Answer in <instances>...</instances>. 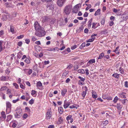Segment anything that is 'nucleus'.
I'll use <instances>...</instances> for the list:
<instances>
[{"label":"nucleus","mask_w":128,"mask_h":128,"mask_svg":"<svg viewBox=\"0 0 128 128\" xmlns=\"http://www.w3.org/2000/svg\"><path fill=\"white\" fill-rule=\"evenodd\" d=\"M47 7L48 8L52 10H54V5L52 4H50L49 5L47 6Z\"/></svg>","instance_id":"f8f14e48"},{"label":"nucleus","mask_w":128,"mask_h":128,"mask_svg":"<svg viewBox=\"0 0 128 128\" xmlns=\"http://www.w3.org/2000/svg\"><path fill=\"white\" fill-rule=\"evenodd\" d=\"M91 7V6L90 4H88V6L86 8V10H88Z\"/></svg>","instance_id":"09e8293b"},{"label":"nucleus","mask_w":128,"mask_h":128,"mask_svg":"<svg viewBox=\"0 0 128 128\" xmlns=\"http://www.w3.org/2000/svg\"><path fill=\"white\" fill-rule=\"evenodd\" d=\"M108 123V122L107 120H106L103 122V124L104 126H106Z\"/></svg>","instance_id":"58836bf2"},{"label":"nucleus","mask_w":128,"mask_h":128,"mask_svg":"<svg viewBox=\"0 0 128 128\" xmlns=\"http://www.w3.org/2000/svg\"><path fill=\"white\" fill-rule=\"evenodd\" d=\"M58 110L59 113L61 114H62L63 111L62 108L61 107H59Z\"/></svg>","instance_id":"4468645a"},{"label":"nucleus","mask_w":128,"mask_h":128,"mask_svg":"<svg viewBox=\"0 0 128 128\" xmlns=\"http://www.w3.org/2000/svg\"><path fill=\"white\" fill-rule=\"evenodd\" d=\"M37 86L39 87H40L42 86V84L40 82H38L37 83Z\"/></svg>","instance_id":"c756f323"},{"label":"nucleus","mask_w":128,"mask_h":128,"mask_svg":"<svg viewBox=\"0 0 128 128\" xmlns=\"http://www.w3.org/2000/svg\"><path fill=\"white\" fill-rule=\"evenodd\" d=\"M105 20L104 19H102L101 22V23L102 24L104 25V24Z\"/></svg>","instance_id":"603ef678"},{"label":"nucleus","mask_w":128,"mask_h":128,"mask_svg":"<svg viewBox=\"0 0 128 128\" xmlns=\"http://www.w3.org/2000/svg\"><path fill=\"white\" fill-rule=\"evenodd\" d=\"M78 78L80 80L83 82H84V81L85 80V78H84L80 76H79V77H78Z\"/></svg>","instance_id":"4c0bfd02"},{"label":"nucleus","mask_w":128,"mask_h":128,"mask_svg":"<svg viewBox=\"0 0 128 128\" xmlns=\"http://www.w3.org/2000/svg\"><path fill=\"white\" fill-rule=\"evenodd\" d=\"M10 71L8 69H7L6 70H5V72L6 73V74H9V73H10Z\"/></svg>","instance_id":"052dcab7"},{"label":"nucleus","mask_w":128,"mask_h":128,"mask_svg":"<svg viewBox=\"0 0 128 128\" xmlns=\"http://www.w3.org/2000/svg\"><path fill=\"white\" fill-rule=\"evenodd\" d=\"M120 71L121 74H123L124 72V70L121 67L120 68Z\"/></svg>","instance_id":"49530a36"},{"label":"nucleus","mask_w":128,"mask_h":128,"mask_svg":"<svg viewBox=\"0 0 128 128\" xmlns=\"http://www.w3.org/2000/svg\"><path fill=\"white\" fill-rule=\"evenodd\" d=\"M24 37V36L23 35H21L17 37V38L18 39H20Z\"/></svg>","instance_id":"4d7b16f0"},{"label":"nucleus","mask_w":128,"mask_h":128,"mask_svg":"<svg viewBox=\"0 0 128 128\" xmlns=\"http://www.w3.org/2000/svg\"><path fill=\"white\" fill-rule=\"evenodd\" d=\"M8 78V76H2L0 78L1 80L2 81L7 80Z\"/></svg>","instance_id":"1a4fd4ad"},{"label":"nucleus","mask_w":128,"mask_h":128,"mask_svg":"<svg viewBox=\"0 0 128 128\" xmlns=\"http://www.w3.org/2000/svg\"><path fill=\"white\" fill-rule=\"evenodd\" d=\"M25 61L28 64L30 63V61L28 59H26L25 60Z\"/></svg>","instance_id":"680f3d73"},{"label":"nucleus","mask_w":128,"mask_h":128,"mask_svg":"<svg viewBox=\"0 0 128 128\" xmlns=\"http://www.w3.org/2000/svg\"><path fill=\"white\" fill-rule=\"evenodd\" d=\"M22 42L21 41L19 42L18 44V45L20 46H22Z\"/></svg>","instance_id":"13d9d810"},{"label":"nucleus","mask_w":128,"mask_h":128,"mask_svg":"<svg viewBox=\"0 0 128 128\" xmlns=\"http://www.w3.org/2000/svg\"><path fill=\"white\" fill-rule=\"evenodd\" d=\"M115 106L119 110H120L122 108V106L120 103H117L116 106Z\"/></svg>","instance_id":"6e6552de"},{"label":"nucleus","mask_w":128,"mask_h":128,"mask_svg":"<svg viewBox=\"0 0 128 128\" xmlns=\"http://www.w3.org/2000/svg\"><path fill=\"white\" fill-rule=\"evenodd\" d=\"M97 24V23H95L94 22L92 23V28L94 29H95L97 27H95L96 25Z\"/></svg>","instance_id":"473e14b6"},{"label":"nucleus","mask_w":128,"mask_h":128,"mask_svg":"<svg viewBox=\"0 0 128 128\" xmlns=\"http://www.w3.org/2000/svg\"><path fill=\"white\" fill-rule=\"evenodd\" d=\"M109 25L110 26H112V25L114 24V22L113 21H111L110 22H109Z\"/></svg>","instance_id":"de8ad7c7"},{"label":"nucleus","mask_w":128,"mask_h":128,"mask_svg":"<svg viewBox=\"0 0 128 128\" xmlns=\"http://www.w3.org/2000/svg\"><path fill=\"white\" fill-rule=\"evenodd\" d=\"M104 54L103 52L100 55L98 58V60L102 59L104 56Z\"/></svg>","instance_id":"412c9836"},{"label":"nucleus","mask_w":128,"mask_h":128,"mask_svg":"<svg viewBox=\"0 0 128 128\" xmlns=\"http://www.w3.org/2000/svg\"><path fill=\"white\" fill-rule=\"evenodd\" d=\"M100 9H98L96 11L95 13L94 14L95 16H96L98 14H100Z\"/></svg>","instance_id":"4be33fe9"},{"label":"nucleus","mask_w":128,"mask_h":128,"mask_svg":"<svg viewBox=\"0 0 128 128\" xmlns=\"http://www.w3.org/2000/svg\"><path fill=\"white\" fill-rule=\"evenodd\" d=\"M28 115L26 114H24L22 116V118L24 119H26L28 117Z\"/></svg>","instance_id":"f704fd0d"},{"label":"nucleus","mask_w":128,"mask_h":128,"mask_svg":"<svg viewBox=\"0 0 128 128\" xmlns=\"http://www.w3.org/2000/svg\"><path fill=\"white\" fill-rule=\"evenodd\" d=\"M124 86L126 87L127 88L128 87V82L126 81L125 82Z\"/></svg>","instance_id":"e2e57ef3"},{"label":"nucleus","mask_w":128,"mask_h":128,"mask_svg":"<svg viewBox=\"0 0 128 128\" xmlns=\"http://www.w3.org/2000/svg\"><path fill=\"white\" fill-rule=\"evenodd\" d=\"M28 73L29 75H30L32 72V70L28 69Z\"/></svg>","instance_id":"a18cd8bd"},{"label":"nucleus","mask_w":128,"mask_h":128,"mask_svg":"<svg viewBox=\"0 0 128 128\" xmlns=\"http://www.w3.org/2000/svg\"><path fill=\"white\" fill-rule=\"evenodd\" d=\"M13 85L15 86V88H18V85L16 83H14Z\"/></svg>","instance_id":"6e6d98bb"},{"label":"nucleus","mask_w":128,"mask_h":128,"mask_svg":"<svg viewBox=\"0 0 128 128\" xmlns=\"http://www.w3.org/2000/svg\"><path fill=\"white\" fill-rule=\"evenodd\" d=\"M3 42V41L0 40V52L2 50V43Z\"/></svg>","instance_id":"2f4dec72"},{"label":"nucleus","mask_w":128,"mask_h":128,"mask_svg":"<svg viewBox=\"0 0 128 128\" xmlns=\"http://www.w3.org/2000/svg\"><path fill=\"white\" fill-rule=\"evenodd\" d=\"M102 98L104 99H107L108 98V96L107 95L104 94L102 96Z\"/></svg>","instance_id":"c85d7f7f"},{"label":"nucleus","mask_w":128,"mask_h":128,"mask_svg":"<svg viewBox=\"0 0 128 128\" xmlns=\"http://www.w3.org/2000/svg\"><path fill=\"white\" fill-rule=\"evenodd\" d=\"M36 92V91L35 90H32L31 91V94L32 95L34 96V95Z\"/></svg>","instance_id":"7c9ffc66"},{"label":"nucleus","mask_w":128,"mask_h":128,"mask_svg":"<svg viewBox=\"0 0 128 128\" xmlns=\"http://www.w3.org/2000/svg\"><path fill=\"white\" fill-rule=\"evenodd\" d=\"M10 31L12 32H14V27L12 26H10Z\"/></svg>","instance_id":"e433bc0d"},{"label":"nucleus","mask_w":128,"mask_h":128,"mask_svg":"<svg viewBox=\"0 0 128 128\" xmlns=\"http://www.w3.org/2000/svg\"><path fill=\"white\" fill-rule=\"evenodd\" d=\"M88 15V13L87 12H85L83 16L84 17H87Z\"/></svg>","instance_id":"3c124183"},{"label":"nucleus","mask_w":128,"mask_h":128,"mask_svg":"<svg viewBox=\"0 0 128 128\" xmlns=\"http://www.w3.org/2000/svg\"><path fill=\"white\" fill-rule=\"evenodd\" d=\"M39 31H36L35 33V35L38 37H41Z\"/></svg>","instance_id":"dca6fc26"},{"label":"nucleus","mask_w":128,"mask_h":128,"mask_svg":"<svg viewBox=\"0 0 128 128\" xmlns=\"http://www.w3.org/2000/svg\"><path fill=\"white\" fill-rule=\"evenodd\" d=\"M40 32V35L41 36V37L42 36H44L45 34V31L44 30L43 28H42L41 30H39Z\"/></svg>","instance_id":"0eeeda50"},{"label":"nucleus","mask_w":128,"mask_h":128,"mask_svg":"<svg viewBox=\"0 0 128 128\" xmlns=\"http://www.w3.org/2000/svg\"><path fill=\"white\" fill-rule=\"evenodd\" d=\"M78 83L79 85H83L84 84V82H82L81 80H79L78 82Z\"/></svg>","instance_id":"a19ab883"},{"label":"nucleus","mask_w":128,"mask_h":128,"mask_svg":"<svg viewBox=\"0 0 128 128\" xmlns=\"http://www.w3.org/2000/svg\"><path fill=\"white\" fill-rule=\"evenodd\" d=\"M93 41V39L92 38L91 39H88V41H86V42H92Z\"/></svg>","instance_id":"864d4df0"},{"label":"nucleus","mask_w":128,"mask_h":128,"mask_svg":"<svg viewBox=\"0 0 128 128\" xmlns=\"http://www.w3.org/2000/svg\"><path fill=\"white\" fill-rule=\"evenodd\" d=\"M85 46V42H84L82 44L81 46L80 47V48H82L84 47Z\"/></svg>","instance_id":"ea45409f"},{"label":"nucleus","mask_w":128,"mask_h":128,"mask_svg":"<svg viewBox=\"0 0 128 128\" xmlns=\"http://www.w3.org/2000/svg\"><path fill=\"white\" fill-rule=\"evenodd\" d=\"M78 72L79 73H81L82 74H84V70L82 69H80L78 70Z\"/></svg>","instance_id":"a878e982"},{"label":"nucleus","mask_w":128,"mask_h":128,"mask_svg":"<svg viewBox=\"0 0 128 128\" xmlns=\"http://www.w3.org/2000/svg\"><path fill=\"white\" fill-rule=\"evenodd\" d=\"M5 13L6 14V16L7 17V19H8L9 18H10V16L9 14L7 12H6Z\"/></svg>","instance_id":"79ce46f5"},{"label":"nucleus","mask_w":128,"mask_h":128,"mask_svg":"<svg viewBox=\"0 0 128 128\" xmlns=\"http://www.w3.org/2000/svg\"><path fill=\"white\" fill-rule=\"evenodd\" d=\"M126 93L124 92L119 94L120 96L122 98H126Z\"/></svg>","instance_id":"9b49d317"},{"label":"nucleus","mask_w":128,"mask_h":128,"mask_svg":"<svg viewBox=\"0 0 128 128\" xmlns=\"http://www.w3.org/2000/svg\"><path fill=\"white\" fill-rule=\"evenodd\" d=\"M78 12V9L74 8V9H73L72 12L73 13H77Z\"/></svg>","instance_id":"bb28decb"},{"label":"nucleus","mask_w":128,"mask_h":128,"mask_svg":"<svg viewBox=\"0 0 128 128\" xmlns=\"http://www.w3.org/2000/svg\"><path fill=\"white\" fill-rule=\"evenodd\" d=\"M81 6V5H80V4H77L76 5L74 6V8H76L78 9V8H79V6Z\"/></svg>","instance_id":"37998d69"},{"label":"nucleus","mask_w":128,"mask_h":128,"mask_svg":"<svg viewBox=\"0 0 128 128\" xmlns=\"http://www.w3.org/2000/svg\"><path fill=\"white\" fill-rule=\"evenodd\" d=\"M11 104L10 103L8 102H7L6 103V111L7 112L8 110L11 111Z\"/></svg>","instance_id":"39448f33"},{"label":"nucleus","mask_w":128,"mask_h":128,"mask_svg":"<svg viewBox=\"0 0 128 128\" xmlns=\"http://www.w3.org/2000/svg\"><path fill=\"white\" fill-rule=\"evenodd\" d=\"M67 90L66 89H64L62 91V96H64L67 92Z\"/></svg>","instance_id":"b1692460"},{"label":"nucleus","mask_w":128,"mask_h":128,"mask_svg":"<svg viewBox=\"0 0 128 128\" xmlns=\"http://www.w3.org/2000/svg\"><path fill=\"white\" fill-rule=\"evenodd\" d=\"M72 118V116L71 115H69L66 118L67 120L68 121L69 120H70Z\"/></svg>","instance_id":"c9c22d12"},{"label":"nucleus","mask_w":128,"mask_h":128,"mask_svg":"<svg viewBox=\"0 0 128 128\" xmlns=\"http://www.w3.org/2000/svg\"><path fill=\"white\" fill-rule=\"evenodd\" d=\"M118 100V98L117 96H116L113 100V102L114 103H116L117 101Z\"/></svg>","instance_id":"cd10ccee"},{"label":"nucleus","mask_w":128,"mask_h":128,"mask_svg":"<svg viewBox=\"0 0 128 128\" xmlns=\"http://www.w3.org/2000/svg\"><path fill=\"white\" fill-rule=\"evenodd\" d=\"M37 38H35L34 36H33L32 37V40L34 42L37 40Z\"/></svg>","instance_id":"bf43d9fd"},{"label":"nucleus","mask_w":128,"mask_h":128,"mask_svg":"<svg viewBox=\"0 0 128 128\" xmlns=\"http://www.w3.org/2000/svg\"><path fill=\"white\" fill-rule=\"evenodd\" d=\"M16 113L15 114L16 118H20L22 115V109L20 107H18L16 109Z\"/></svg>","instance_id":"f03ea898"},{"label":"nucleus","mask_w":128,"mask_h":128,"mask_svg":"<svg viewBox=\"0 0 128 128\" xmlns=\"http://www.w3.org/2000/svg\"><path fill=\"white\" fill-rule=\"evenodd\" d=\"M25 40L27 44H28L30 42V40L29 39H25Z\"/></svg>","instance_id":"5fc2aeb1"},{"label":"nucleus","mask_w":128,"mask_h":128,"mask_svg":"<svg viewBox=\"0 0 128 128\" xmlns=\"http://www.w3.org/2000/svg\"><path fill=\"white\" fill-rule=\"evenodd\" d=\"M120 10V9H116L115 8H114L113 9V12L115 13H116L118 12Z\"/></svg>","instance_id":"72a5a7b5"},{"label":"nucleus","mask_w":128,"mask_h":128,"mask_svg":"<svg viewBox=\"0 0 128 128\" xmlns=\"http://www.w3.org/2000/svg\"><path fill=\"white\" fill-rule=\"evenodd\" d=\"M104 58H106V59H109L110 58V56L108 55H106L104 56Z\"/></svg>","instance_id":"774afa93"},{"label":"nucleus","mask_w":128,"mask_h":128,"mask_svg":"<svg viewBox=\"0 0 128 128\" xmlns=\"http://www.w3.org/2000/svg\"><path fill=\"white\" fill-rule=\"evenodd\" d=\"M119 74L116 73L113 74L112 75V76H114L116 78H118L119 76Z\"/></svg>","instance_id":"aec40b11"},{"label":"nucleus","mask_w":128,"mask_h":128,"mask_svg":"<svg viewBox=\"0 0 128 128\" xmlns=\"http://www.w3.org/2000/svg\"><path fill=\"white\" fill-rule=\"evenodd\" d=\"M7 88V87L5 86L2 87L0 88V90L2 91L6 90Z\"/></svg>","instance_id":"393cba45"},{"label":"nucleus","mask_w":128,"mask_h":128,"mask_svg":"<svg viewBox=\"0 0 128 128\" xmlns=\"http://www.w3.org/2000/svg\"><path fill=\"white\" fill-rule=\"evenodd\" d=\"M127 101V99L123 100L122 101V103L123 104H124L126 103V101Z\"/></svg>","instance_id":"69168bd1"},{"label":"nucleus","mask_w":128,"mask_h":128,"mask_svg":"<svg viewBox=\"0 0 128 128\" xmlns=\"http://www.w3.org/2000/svg\"><path fill=\"white\" fill-rule=\"evenodd\" d=\"M1 19L3 21H6L7 19V17L6 16V15L4 14V15L2 16V17Z\"/></svg>","instance_id":"f3484780"},{"label":"nucleus","mask_w":128,"mask_h":128,"mask_svg":"<svg viewBox=\"0 0 128 128\" xmlns=\"http://www.w3.org/2000/svg\"><path fill=\"white\" fill-rule=\"evenodd\" d=\"M34 101L33 99H31L29 101V103L30 104H32L34 103Z\"/></svg>","instance_id":"c03bdc74"},{"label":"nucleus","mask_w":128,"mask_h":128,"mask_svg":"<svg viewBox=\"0 0 128 128\" xmlns=\"http://www.w3.org/2000/svg\"><path fill=\"white\" fill-rule=\"evenodd\" d=\"M70 103L68 102L67 103H65V101L64 102V107L65 108H67L68 106L70 105Z\"/></svg>","instance_id":"ddd939ff"},{"label":"nucleus","mask_w":128,"mask_h":128,"mask_svg":"<svg viewBox=\"0 0 128 128\" xmlns=\"http://www.w3.org/2000/svg\"><path fill=\"white\" fill-rule=\"evenodd\" d=\"M34 25L35 29L36 31H39L42 28L37 21L35 22Z\"/></svg>","instance_id":"7ed1b4c3"},{"label":"nucleus","mask_w":128,"mask_h":128,"mask_svg":"<svg viewBox=\"0 0 128 128\" xmlns=\"http://www.w3.org/2000/svg\"><path fill=\"white\" fill-rule=\"evenodd\" d=\"M66 0H57V4L59 6L62 7L64 4Z\"/></svg>","instance_id":"20e7f679"},{"label":"nucleus","mask_w":128,"mask_h":128,"mask_svg":"<svg viewBox=\"0 0 128 128\" xmlns=\"http://www.w3.org/2000/svg\"><path fill=\"white\" fill-rule=\"evenodd\" d=\"M86 91H83L82 92L81 94V95L82 96V97H83V99H84V98L86 94Z\"/></svg>","instance_id":"5701e85b"},{"label":"nucleus","mask_w":128,"mask_h":128,"mask_svg":"<svg viewBox=\"0 0 128 128\" xmlns=\"http://www.w3.org/2000/svg\"><path fill=\"white\" fill-rule=\"evenodd\" d=\"M78 68V66L77 65H75L74 66V70H77Z\"/></svg>","instance_id":"338daca9"},{"label":"nucleus","mask_w":128,"mask_h":128,"mask_svg":"<svg viewBox=\"0 0 128 128\" xmlns=\"http://www.w3.org/2000/svg\"><path fill=\"white\" fill-rule=\"evenodd\" d=\"M92 97L94 98H96L97 97V95L96 94H94L93 93H92Z\"/></svg>","instance_id":"8fccbe9b"},{"label":"nucleus","mask_w":128,"mask_h":128,"mask_svg":"<svg viewBox=\"0 0 128 128\" xmlns=\"http://www.w3.org/2000/svg\"><path fill=\"white\" fill-rule=\"evenodd\" d=\"M1 114L2 118H3L4 119L6 118V116L5 114V112H4L3 111H2L1 113Z\"/></svg>","instance_id":"2eb2a0df"},{"label":"nucleus","mask_w":128,"mask_h":128,"mask_svg":"<svg viewBox=\"0 0 128 128\" xmlns=\"http://www.w3.org/2000/svg\"><path fill=\"white\" fill-rule=\"evenodd\" d=\"M95 59H92L90 60L88 62L87 64L88 63L92 64L93 63H94L95 62Z\"/></svg>","instance_id":"6ab92c4d"},{"label":"nucleus","mask_w":128,"mask_h":128,"mask_svg":"<svg viewBox=\"0 0 128 128\" xmlns=\"http://www.w3.org/2000/svg\"><path fill=\"white\" fill-rule=\"evenodd\" d=\"M52 113L51 111L47 112L46 117L47 119H50L52 116Z\"/></svg>","instance_id":"423d86ee"},{"label":"nucleus","mask_w":128,"mask_h":128,"mask_svg":"<svg viewBox=\"0 0 128 128\" xmlns=\"http://www.w3.org/2000/svg\"><path fill=\"white\" fill-rule=\"evenodd\" d=\"M63 121V120L62 119L61 117H60L58 118V124H60L62 123Z\"/></svg>","instance_id":"a211bd4d"},{"label":"nucleus","mask_w":128,"mask_h":128,"mask_svg":"<svg viewBox=\"0 0 128 128\" xmlns=\"http://www.w3.org/2000/svg\"><path fill=\"white\" fill-rule=\"evenodd\" d=\"M19 98H18L16 100H13L12 101V102L13 103H15L19 101Z\"/></svg>","instance_id":"0e129e2a"},{"label":"nucleus","mask_w":128,"mask_h":128,"mask_svg":"<svg viewBox=\"0 0 128 128\" xmlns=\"http://www.w3.org/2000/svg\"><path fill=\"white\" fill-rule=\"evenodd\" d=\"M72 6L70 4L66 5L63 9V13L66 15H69L72 10Z\"/></svg>","instance_id":"f257e3e1"},{"label":"nucleus","mask_w":128,"mask_h":128,"mask_svg":"<svg viewBox=\"0 0 128 128\" xmlns=\"http://www.w3.org/2000/svg\"><path fill=\"white\" fill-rule=\"evenodd\" d=\"M5 4L6 7L7 8H13L14 6L11 3H6Z\"/></svg>","instance_id":"9d476101"}]
</instances>
